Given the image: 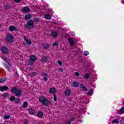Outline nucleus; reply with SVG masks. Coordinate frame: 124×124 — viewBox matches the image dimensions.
Here are the masks:
<instances>
[{
	"label": "nucleus",
	"mask_w": 124,
	"mask_h": 124,
	"mask_svg": "<svg viewBox=\"0 0 124 124\" xmlns=\"http://www.w3.org/2000/svg\"><path fill=\"white\" fill-rule=\"evenodd\" d=\"M29 124V122H28V121H26L25 124Z\"/></svg>",
	"instance_id": "obj_47"
},
{
	"label": "nucleus",
	"mask_w": 124,
	"mask_h": 124,
	"mask_svg": "<svg viewBox=\"0 0 124 124\" xmlns=\"http://www.w3.org/2000/svg\"><path fill=\"white\" fill-rule=\"evenodd\" d=\"M58 63L59 64V65H62V63L60 61H58Z\"/></svg>",
	"instance_id": "obj_43"
},
{
	"label": "nucleus",
	"mask_w": 124,
	"mask_h": 124,
	"mask_svg": "<svg viewBox=\"0 0 124 124\" xmlns=\"http://www.w3.org/2000/svg\"><path fill=\"white\" fill-rule=\"evenodd\" d=\"M10 100H11V101H15V97H14V96L11 97Z\"/></svg>",
	"instance_id": "obj_37"
},
{
	"label": "nucleus",
	"mask_w": 124,
	"mask_h": 124,
	"mask_svg": "<svg viewBox=\"0 0 124 124\" xmlns=\"http://www.w3.org/2000/svg\"><path fill=\"white\" fill-rule=\"evenodd\" d=\"M44 47L45 49H48L49 48H50V45H49V44H46Z\"/></svg>",
	"instance_id": "obj_29"
},
{
	"label": "nucleus",
	"mask_w": 124,
	"mask_h": 124,
	"mask_svg": "<svg viewBox=\"0 0 124 124\" xmlns=\"http://www.w3.org/2000/svg\"><path fill=\"white\" fill-rule=\"evenodd\" d=\"M15 1L16 2H20L21 1V0H15Z\"/></svg>",
	"instance_id": "obj_46"
},
{
	"label": "nucleus",
	"mask_w": 124,
	"mask_h": 124,
	"mask_svg": "<svg viewBox=\"0 0 124 124\" xmlns=\"http://www.w3.org/2000/svg\"><path fill=\"white\" fill-rule=\"evenodd\" d=\"M45 19H48V20L52 19L51 16H50L49 15H48V14L45 15Z\"/></svg>",
	"instance_id": "obj_22"
},
{
	"label": "nucleus",
	"mask_w": 124,
	"mask_h": 124,
	"mask_svg": "<svg viewBox=\"0 0 124 124\" xmlns=\"http://www.w3.org/2000/svg\"><path fill=\"white\" fill-rule=\"evenodd\" d=\"M23 11L25 13H29L31 11V9L28 7H24L23 8Z\"/></svg>",
	"instance_id": "obj_9"
},
{
	"label": "nucleus",
	"mask_w": 124,
	"mask_h": 124,
	"mask_svg": "<svg viewBox=\"0 0 124 124\" xmlns=\"http://www.w3.org/2000/svg\"><path fill=\"white\" fill-rule=\"evenodd\" d=\"M78 86H79V84H78V83H77V82H75L73 83V87L74 88H77Z\"/></svg>",
	"instance_id": "obj_26"
},
{
	"label": "nucleus",
	"mask_w": 124,
	"mask_h": 124,
	"mask_svg": "<svg viewBox=\"0 0 124 124\" xmlns=\"http://www.w3.org/2000/svg\"><path fill=\"white\" fill-rule=\"evenodd\" d=\"M29 112L31 115H34V113H35V109L33 108H30L29 109Z\"/></svg>",
	"instance_id": "obj_10"
},
{
	"label": "nucleus",
	"mask_w": 124,
	"mask_h": 124,
	"mask_svg": "<svg viewBox=\"0 0 124 124\" xmlns=\"http://www.w3.org/2000/svg\"><path fill=\"white\" fill-rule=\"evenodd\" d=\"M75 75H76V76H77L78 77L80 76V74H79L78 72H76L75 73Z\"/></svg>",
	"instance_id": "obj_39"
},
{
	"label": "nucleus",
	"mask_w": 124,
	"mask_h": 124,
	"mask_svg": "<svg viewBox=\"0 0 124 124\" xmlns=\"http://www.w3.org/2000/svg\"><path fill=\"white\" fill-rule=\"evenodd\" d=\"M37 117L38 118H42L43 117V112H41V111H39L37 113Z\"/></svg>",
	"instance_id": "obj_18"
},
{
	"label": "nucleus",
	"mask_w": 124,
	"mask_h": 124,
	"mask_svg": "<svg viewBox=\"0 0 124 124\" xmlns=\"http://www.w3.org/2000/svg\"><path fill=\"white\" fill-rule=\"evenodd\" d=\"M64 93L65 95H67V96L70 95V93H71L70 90L68 89H66L64 91Z\"/></svg>",
	"instance_id": "obj_13"
},
{
	"label": "nucleus",
	"mask_w": 124,
	"mask_h": 124,
	"mask_svg": "<svg viewBox=\"0 0 124 124\" xmlns=\"http://www.w3.org/2000/svg\"><path fill=\"white\" fill-rule=\"evenodd\" d=\"M8 95H9V94L7 93H4L2 94V96L5 98L8 97Z\"/></svg>",
	"instance_id": "obj_30"
},
{
	"label": "nucleus",
	"mask_w": 124,
	"mask_h": 124,
	"mask_svg": "<svg viewBox=\"0 0 124 124\" xmlns=\"http://www.w3.org/2000/svg\"><path fill=\"white\" fill-rule=\"evenodd\" d=\"M23 39H24L25 41H26L28 45H31V42L30 40H28L26 36H23Z\"/></svg>",
	"instance_id": "obj_7"
},
{
	"label": "nucleus",
	"mask_w": 124,
	"mask_h": 124,
	"mask_svg": "<svg viewBox=\"0 0 124 124\" xmlns=\"http://www.w3.org/2000/svg\"><path fill=\"white\" fill-rule=\"evenodd\" d=\"M40 19L39 18H35L34 19V21H35L36 23H38L39 22Z\"/></svg>",
	"instance_id": "obj_36"
},
{
	"label": "nucleus",
	"mask_w": 124,
	"mask_h": 124,
	"mask_svg": "<svg viewBox=\"0 0 124 124\" xmlns=\"http://www.w3.org/2000/svg\"><path fill=\"white\" fill-rule=\"evenodd\" d=\"M50 93L54 94L56 93V89L52 88H50L49 90Z\"/></svg>",
	"instance_id": "obj_14"
},
{
	"label": "nucleus",
	"mask_w": 124,
	"mask_h": 124,
	"mask_svg": "<svg viewBox=\"0 0 124 124\" xmlns=\"http://www.w3.org/2000/svg\"><path fill=\"white\" fill-rule=\"evenodd\" d=\"M7 80L6 78H0V83H3V82H5V81Z\"/></svg>",
	"instance_id": "obj_24"
},
{
	"label": "nucleus",
	"mask_w": 124,
	"mask_h": 124,
	"mask_svg": "<svg viewBox=\"0 0 124 124\" xmlns=\"http://www.w3.org/2000/svg\"><path fill=\"white\" fill-rule=\"evenodd\" d=\"M20 99H19V98L16 99L15 100V103H17V104L19 103L20 102Z\"/></svg>",
	"instance_id": "obj_38"
},
{
	"label": "nucleus",
	"mask_w": 124,
	"mask_h": 124,
	"mask_svg": "<svg viewBox=\"0 0 124 124\" xmlns=\"http://www.w3.org/2000/svg\"><path fill=\"white\" fill-rule=\"evenodd\" d=\"M74 117H72L70 120L65 122L64 124H71V123L74 121Z\"/></svg>",
	"instance_id": "obj_17"
},
{
	"label": "nucleus",
	"mask_w": 124,
	"mask_h": 124,
	"mask_svg": "<svg viewBox=\"0 0 124 124\" xmlns=\"http://www.w3.org/2000/svg\"><path fill=\"white\" fill-rule=\"evenodd\" d=\"M39 101L42 103L45 106H48L51 104V102L46 99V98L43 96H40L39 98Z\"/></svg>",
	"instance_id": "obj_1"
},
{
	"label": "nucleus",
	"mask_w": 124,
	"mask_h": 124,
	"mask_svg": "<svg viewBox=\"0 0 124 124\" xmlns=\"http://www.w3.org/2000/svg\"><path fill=\"white\" fill-rule=\"evenodd\" d=\"M83 54L84 56H88L89 55V51H84Z\"/></svg>",
	"instance_id": "obj_33"
},
{
	"label": "nucleus",
	"mask_w": 124,
	"mask_h": 124,
	"mask_svg": "<svg viewBox=\"0 0 124 124\" xmlns=\"http://www.w3.org/2000/svg\"><path fill=\"white\" fill-rule=\"evenodd\" d=\"M112 123L113 124H119V120H118V119H114V120H113Z\"/></svg>",
	"instance_id": "obj_32"
},
{
	"label": "nucleus",
	"mask_w": 124,
	"mask_h": 124,
	"mask_svg": "<svg viewBox=\"0 0 124 124\" xmlns=\"http://www.w3.org/2000/svg\"><path fill=\"white\" fill-rule=\"evenodd\" d=\"M9 118H10V115H5L4 116V119H9Z\"/></svg>",
	"instance_id": "obj_35"
},
{
	"label": "nucleus",
	"mask_w": 124,
	"mask_h": 124,
	"mask_svg": "<svg viewBox=\"0 0 124 124\" xmlns=\"http://www.w3.org/2000/svg\"><path fill=\"white\" fill-rule=\"evenodd\" d=\"M1 51L4 54H6L8 52V49L5 46H3L1 48Z\"/></svg>",
	"instance_id": "obj_11"
},
{
	"label": "nucleus",
	"mask_w": 124,
	"mask_h": 124,
	"mask_svg": "<svg viewBox=\"0 0 124 124\" xmlns=\"http://www.w3.org/2000/svg\"><path fill=\"white\" fill-rule=\"evenodd\" d=\"M59 71L60 72H62V71H63V70H62V68H59Z\"/></svg>",
	"instance_id": "obj_45"
},
{
	"label": "nucleus",
	"mask_w": 124,
	"mask_h": 124,
	"mask_svg": "<svg viewBox=\"0 0 124 124\" xmlns=\"http://www.w3.org/2000/svg\"><path fill=\"white\" fill-rule=\"evenodd\" d=\"M11 92L12 93H15L16 96H20L22 93V90L17 89L16 87L13 88Z\"/></svg>",
	"instance_id": "obj_2"
},
{
	"label": "nucleus",
	"mask_w": 124,
	"mask_h": 124,
	"mask_svg": "<svg viewBox=\"0 0 124 124\" xmlns=\"http://www.w3.org/2000/svg\"><path fill=\"white\" fill-rule=\"evenodd\" d=\"M0 29H1V24H0Z\"/></svg>",
	"instance_id": "obj_48"
},
{
	"label": "nucleus",
	"mask_w": 124,
	"mask_h": 124,
	"mask_svg": "<svg viewBox=\"0 0 124 124\" xmlns=\"http://www.w3.org/2000/svg\"><path fill=\"white\" fill-rule=\"evenodd\" d=\"M51 35L53 37H57L59 35V34L56 31H53L51 33Z\"/></svg>",
	"instance_id": "obj_15"
},
{
	"label": "nucleus",
	"mask_w": 124,
	"mask_h": 124,
	"mask_svg": "<svg viewBox=\"0 0 124 124\" xmlns=\"http://www.w3.org/2000/svg\"><path fill=\"white\" fill-rule=\"evenodd\" d=\"M36 60V57L34 55H31L30 57V62L28 63L29 65H32V63H33V62Z\"/></svg>",
	"instance_id": "obj_4"
},
{
	"label": "nucleus",
	"mask_w": 124,
	"mask_h": 124,
	"mask_svg": "<svg viewBox=\"0 0 124 124\" xmlns=\"http://www.w3.org/2000/svg\"><path fill=\"white\" fill-rule=\"evenodd\" d=\"M43 76H44V81H47L48 80V75L46 73H44L43 75Z\"/></svg>",
	"instance_id": "obj_21"
},
{
	"label": "nucleus",
	"mask_w": 124,
	"mask_h": 124,
	"mask_svg": "<svg viewBox=\"0 0 124 124\" xmlns=\"http://www.w3.org/2000/svg\"><path fill=\"white\" fill-rule=\"evenodd\" d=\"M84 78L85 79H88L90 78V75L89 74L87 73L84 75Z\"/></svg>",
	"instance_id": "obj_31"
},
{
	"label": "nucleus",
	"mask_w": 124,
	"mask_h": 124,
	"mask_svg": "<svg viewBox=\"0 0 124 124\" xmlns=\"http://www.w3.org/2000/svg\"><path fill=\"white\" fill-rule=\"evenodd\" d=\"M4 65L5 67L6 68V69H7V70L9 71V72H11V71H10V68H9V67L8 66V65L4 63Z\"/></svg>",
	"instance_id": "obj_27"
},
{
	"label": "nucleus",
	"mask_w": 124,
	"mask_h": 124,
	"mask_svg": "<svg viewBox=\"0 0 124 124\" xmlns=\"http://www.w3.org/2000/svg\"><path fill=\"white\" fill-rule=\"evenodd\" d=\"M0 57L1 58V59H2V60H3V61L6 62H7V63H8L9 65L11 66V62H10V61H9V60L6 58V57H4L3 56H1Z\"/></svg>",
	"instance_id": "obj_6"
},
{
	"label": "nucleus",
	"mask_w": 124,
	"mask_h": 124,
	"mask_svg": "<svg viewBox=\"0 0 124 124\" xmlns=\"http://www.w3.org/2000/svg\"><path fill=\"white\" fill-rule=\"evenodd\" d=\"M53 46H59V43L58 42L54 43Z\"/></svg>",
	"instance_id": "obj_42"
},
{
	"label": "nucleus",
	"mask_w": 124,
	"mask_h": 124,
	"mask_svg": "<svg viewBox=\"0 0 124 124\" xmlns=\"http://www.w3.org/2000/svg\"><path fill=\"white\" fill-rule=\"evenodd\" d=\"M28 105H29V103L28 102H24L23 105H22V107L23 108H26Z\"/></svg>",
	"instance_id": "obj_28"
},
{
	"label": "nucleus",
	"mask_w": 124,
	"mask_h": 124,
	"mask_svg": "<svg viewBox=\"0 0 124 124\" xmlns=\"http://www.w3.org/2000/svg\"><path fill=\"white\" fill-rule=\"evenodd\" d=\"M5 9H9L10 8V6L8 5L5 7Z\"/></svg>",
	"instance_id": "obj_41"
},
{
	"label": "nucleus",
	"mask_w": 124,
	"mask_h": 124,
	"mask_svg": "<svg viewBox=\"0 0 124 124\" xmlns=\"http://www.w3.org/2000/svg\"><path fill=\"white\" fill-rule=\"evenodd\" d=\"M6 40L7 42H13V36L10 34H8L6 37Z\"/></svg>",
	"instance_id": "obj_5"
},
{
	"label": "nucleus",
	"mask_w": 124,
	"mask_h": 124,
	"mask_svg": "<svg viewBox=\"0 0 124 124\" xmlns=\"http://www.w3.org/2000/svg\"><path fill=\"white\" fill-rule=\"evenodd\" d=\"M53 97H54V101H57V97L56 96V95L54 94Z\"/></svg>",
	"instance_id": "obj_40"
},
{
	"label": "nucleus",
	"mask_w": 124,
	"mask_h": 124,
	"mask_svg": "<svg viewBox=\"0 0 124 124\" xmlns=\"http://www.w3.org/2000/svg\"><path fill=\"white\" fill-rule=\"evenodd\" d=\"M120 113H121V114H124V108H122L120 110Z\"/></svg>",
	"instance_id": "obj_34"
},
{
	"label": "nucleus",
	"mask_w": 124,
	"mask_h": 124,
	"mask_svg": "<svg viewBox=\"0 0 124 124\" xmlns=\"http://www.w3.org/2000/svg\"><path fill=\"white\" fill-rule=\"evenodd\" d=\"M80 88H81V89L83 90V91H84V92H87V91H88V89H87L86 87L84 86V85L83 84L81 83L80 85Z\"/></svg>",
	"instance_id": "obj_19"
},
{
	"label": "nucleus",
	"mask_w": 124,
	"mask_h": 124,
	"mask_svg": "<svg viewBox=\"0 0 124 124\" xmlns=\"http://www.w3.org/2000/svg\"><path fill=\"white\" fill-rule=\"evenodd\" d=\"M26 27L28 29H33V21L32 20H29L27 22Z\"/></svg>",
	"instance_id": "obj_3"
},
{
	"label": "nucleus",
	"mask_w": 124,
	"mask_h": 124,
	"mask_svg": "<svg viewBox=\"0 0 124 124\" xmlns=\"http://www.w3.org/2000/svg\"><path fill=\"white\" fill-rule=\"evenodd\" d=\"M9 30V31H17V27L14 26H10Z\"/></svg>",
	"instance_id": "obj_12"
},
{
	"label": "nucleus",
	"mask_w": 124,
	"mask_h": 124,
	"mask_svg": "<svg viewBox=\"0 0 124 124\" xmlns=\"http://www.w3.org/2000/svg\"><path fill=\"white\" fill-rule=\"evenodd\" d=\"M71 35H72V36H75V33H74V32H71Z\"/></svg>",
	"instance_id": "obj_44"
},
{
	"label": "nucleus",
	"mask_w": 124,
	"mask_h": 124,
	"mask_svg": "<svg viewBox=\"0 0 124 124\" xmlns=\"http://www.w3.org/2000/svg\"><path fill=\"white\" fill-rule=\"evenodd\" d=\"M31 16L30 14H27L25 16V20H29L31 19Z\"/></svg>",
	"instance_id": "obj_20"
},
{
	"label": "nucleus",
	"mask_w": 124,
	"mask_h": 124,
	"mask_svg": "<svg viewBox=\"0 0 124 124\" xmlns=\"http://www.w3.org/2000/svg\"><path fill=\"white\" fill-rule=\"evenodd\" d=\"M42 62H46L47 61V57L44 56L42 58Z\"/></svg>",
	"instance_id": "obj_23"
},
{
	"label": "nucleus",
	"mask_w": 124,
	"mask_h": 124,
	"mask_svg": "<svg viewBox=\"0 0 124 124\" xmlns=\"http://www.w3.org/2000/svg\"><path fill=\"white\" fill-rule=\"evenodd\" d=\"M68 40L71 46H73V45H74V42H73V40L72 39L70 38L68 39Z\"/></svg>",
	"instance_id": "obj_16"
},
{
	"label": "nucleus",
	"mask_w": 124,
	"mask_h": 124,
	"mask_svg": "<svg viewBox=\"0 0 124 124\" xmlns=\"http://www.w3.org/2000/svg\"><path fill=\"white\" fill-rule=\"evenodd\" d=\"M93 93V89H91L89 91V92L88 93V95H92Z\"/></svg>",
	"instance_id": "obj_25"
},
{
	"label": "nucleus",
	"mask_w": 124,
	"mask_h": 124,
	"mask_svg": "<svg viewBox=\"0 0 124 124\" xmlns=\"http://www.w3.org/2000/svg\"><path fill=\"white\" fill-rule=\"evenodd\" d=\"M8 90V87L6 86H0V92H4V91H7Z\"/></svg>",
	"instance_id": "obj_8"
}]
</instances>
